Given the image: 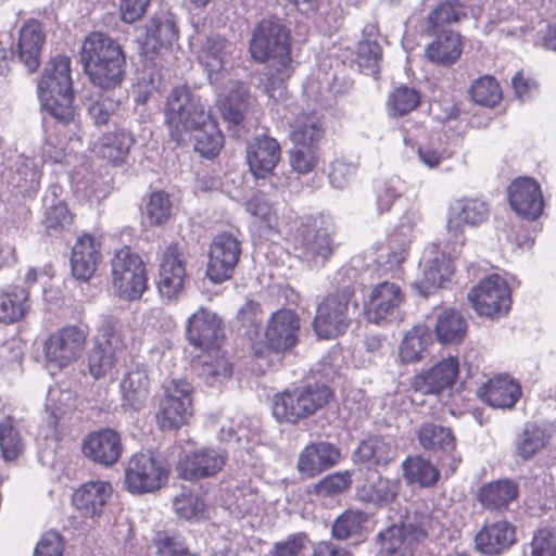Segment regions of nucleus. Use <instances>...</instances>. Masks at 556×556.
I'll return each instance as SVG.
<instances>
[{"mask_svg":"<svg viewBox=\"0 0 556 556\" xmlns=\"http://www.w3.org/2000/svg\"><path fill=\"white\" fill-rule=\"evenodd\" d=\"M428 535L424 526L392 525L379 533V556H417L416 547Z\"/></svg>","mask_w":556,"mask_h":556,"instance_id":"nucleus-14","label":"nucleus"},{"mask_svg":"<svg viewBox=\"0 0 556 556\" xmlns=\"http://www.w3.org/2000/svg\"><path fill=\"white\" fill-rule=\"evenodd\" d=\"M280 160V146L276 139L262 136L249 142L247 161L255 178H265Z\"/></svg>","mask_w":556,"mask_h":556,"instance_id":"nucleus-26","label":"nucleus"},{"mask_svg":"<svg viewBox=\"0 0 556 556\" xmlns=\"http://www.w3.org/2000/svg\"><path fill=\"white\" fill-rule=\"evenodd\" d=\"M339 245L332 218L320 214L315 219V256L327 260Z\"/></svg>","mask_w":556,"mask_h":556,"instance_id":"nucleus-52","label":"nucleus"},{"mask_svg":"<svg viewBox=\"0 0 556 556\" xmlns=\"http://www.w3.org/2000/svg\"><path fill=\"white\" fill-rule=\"evenodd\" d=\"M430 35H434V39L425 49L427 60L442 66L454 64L463 52L460 35L452 29H442Z\"/></svg>","mask_w":556,"mask_h":556,"instance_id":"nucleus-32","label":"nucleus"},{"mask_svg":"<svg viewBox=\"0 0 556 556\" xmlns=\"http://www.w3.org/2000/svg\"><path fill=\"white\" fill-rule=\"evenodd\" d=\"M382 51L375 38H365L358 42L356 63L364 74L377 75Z\"/></svg>","mask_w":556,"mask_h":556,"instance_id":"nucleus-54","label":"nucleus"},{"mask_svg":"<svg viewBox=\"0 0 556 556\" xmlns=\"http://www.w3.org/2000/svg\"><path fill=\"white\" fill-rule=\"evenodd\" d=\"M124 60L122 47L103 33L93 31L83 42L81 62L85 70Z\"/></svg>","mask_w":556,"mask_h":556,"instance_id":"nucleus-24","label":"nucleus"},{"mask_svg":"<svg viewBox=\"0 0 556 556\" xmlns=\"http://www.w3.org/2000/svg\"><path fill=\"white\" fill-rule=\"evenodd\" d=\"M519 493L518 484L510 479H500L483 484L478 492V502L490 511L507 509Z\"/></svg>","mask_w":556,"mask_h":556,"instance_id":"nucleus-34","label":"nucleus"},{"mask_svg":"<svg viewBox=\"0 0 556 556\" xmlns=\"http://www.w3.org/2000/svg\"><path fill=\"white\" fill-rule=\"evenodd\" d=\"M554 434L551 424H527L516 440V452L523 459L533 457L547 446Z\"/></svg>","mask_w":556,"mask_h":556,"instance_id":"nucleus-39","label":"nucleus"},{"mask_svg":"<svg viewBox=\"0 0 556 556\" xmlns=\"http://www.w3.org/2000/svg\"><path fill=\"white\" fill-rule=\"evenodd\" d=\"M417 439L422 448L433 453L450 454L455 448V437L450 428L434 422H424Z\"/></svg>","mask_w":556,"mask_h":556,"instance_id":"nucleus-42","label":"nucleus"},{"mask_svg":"<svg viewBox=\"0 0 556 556\" xmlns=\"http://www.w3.org/2000/svg\"><path fill=\"white\" fill-rule=\"evenodd\" d=\"M531 556H556V527L535 531L530 543Z\"/></svg>","mask_w":556,"mask_h":556,"instance_id":"nucleus-64","label":"nucleus"},{"mask_svg":"<svg viewBox=\"0 0 556 556\" xmlns=\"http://www.w3.org/2000/svg\"><path fill=\"white\" fill-rule=\"evenodd\" d=\"M125 68L126 60L86 68L85 72L96 87L104 91H112L122 85L126 74Z\"/></svg>","mask_w":556,"mask_h":556,"instance_id":"nucleus-48","label":"nucleus"},{"mask_svg":"<svg viewBox=\"0 0 556 556\" xmlns=\"http://www.w3.org/2000/svg\"><path fill=\"white\" fill-rule=\"evenodd\" d=\"M404 478L410 484L431 486L439 479V470L429 460L420 457H408L402 465Z\"/></svg>","mask_w":556,"mask_h":556,"instance_id":"nucleus-47","label":"nucleus"},{"mask_svg":"<svg viewBox=\"0 0 556 556\" xmlns=\"http://www.w3.org/2000/svg\"><path fill=\"white\" fill-rule=\"evenodd\" d=\"M222 320L213 312L200 307L187 323V339L194 348L204 350L218 345L222 333Z\"/></svg>","mask_w":556,"mask_h":556,"instance_id":"nucleus-21","label":"nucleus"},{"mask_svg":"<svg viewBox=\"0 0 556 556\" xmlns=\"http://www.w3.org/2000/svg\"><path fill=\"white\" fill-rule=\"evenodd\" d=\"M456 245L454 243L452 251H448V256H446L447 247L440 250L439 244L433 243L425 249L420 262L422 279L413 283V287L422 295H428L432 289L441 288L451 280L455 269L451 256L457 253Z\"/></svg>","mask_w":556,"mask_h":556,"instance_id":"nucleus-10","label":"nucleus"},{"mask_svg":"<svg viewBox=\"0 0 556 556\" xmlns=\"http://www.w3.org/2000/svg\"><path fill=\"white\" fill-rule=\"evenodd\" d=\"M43 203L46 208L43 225L49 235L58 233L71 226L73 216L65 202L56 199V188H53L51 195L45 197Z\"/></svg>","mask_w":556,"mask_h":556,"instance_id":"nucleus-44","label":"nucleus"},{"mask_svg":"<svg viewBox=\"0 0 556 556\" xmlns=\"http://www.w3.org/2000/svg\"><path fill=\"white\" fill-rule=\"evenodd\" d=\"M434 333L442 344H458L467 333V321L453 308H443L437 314Z\"/></svg>","mask_w":556,"mask_h":556,"instance_id":"nucleus-41","label":"nucleus"},{"mask_svg":"<svg viewBox=\"0 0 556 556\" xmlns=\"http://www.w3.org/2000/svg\"><path fill=\"white\" fill-rule=\"evenodd\" d=\"M419 102L420 94L416 89L401 86L389 96L387 106L390 115L403 116L415 110Z\"/></svg>","mask_w":556,"mask_h":556,"instance_id":"nucleus-56","label":"nucleus"},{"mask_svg":"<svg viewBox=\"0 0 556 556\" xmlns=\"http://www.w3.org/2000/svg\"><path fill=\"white\" fill-rule=\"evenodd\" d=\"M122 406L139 412L149 395V379L144 370L136 368L126 374L121 382Z\"/></svg>","mask_w":556,"mask_h":556,"instance_id":"nucleus-38","label":"nucleus"},{"mask_svg":"<svg viewBox=\"0 0 556 556\" xmlns=\"http://www.w3.org/2000/svg\"><path fill=\"white\" fill-rule=\"evenodd\" d=\"M462 14V5L458 1H443L428 15L425 29L427 34L441 31L442 26L457 22Z\"/></svg>","mask_w":556,"mask_h":556,"instance_id":"nucleus-55","label":"nucleus"},{"mask_svg":"<svg viewBox=\"0 0 556 556\" xmlns=\"http://www.w3.org/2000/svg\"><path fill=\"white\" fill-rule=\"evenodd\" d=\"M232 49V43L219 35H211L201 42L197 53L198 61L206 71L211 83H216L223 77Z\"/></svg>","mask_w":556,"mask_h":556,"instance_id":"nucleus-25","label":"nucleus"},{"mask_svg":"<svg viewBox=\"0 0 556 556\" xmlns=\"http://www.w3.org/2000/svg\"><path fill=\"white\" fill-rule=\"evenodd\" d=\"M152 546L156 556H199L190 551L185 538L174 530L156 531Z\"/></svg>","mask_w":556,"mask_h":556,"instance_id":"nucleus-50","label":"nucleus"},{"mask_svg":"<svg viewBox=\"0 0 556 556\" xmlns=\"http://www.w3.org/2000/svg\"><path fill=\"white\" fill-rule=\"evenodd\" d=\"M134 141V137L129 131L121 129L102 137L98 147V153L109 162L117 164L123 161Z\"/></svg>","mask_w":556,"mask_h":556,"instance_id":"nucleus-51","label":"nucleus"},{"mask_svg":"<svg viewBox=\"0 0 556 556\" xmlns=\"http://www.w3.org/2000/svg\"><path fill=\"white\" fill-rule=\"evenodd\" d=\"M299 333L300 318L296 313L291 309H279L267 323L265 343L270 351L285 354L296 345Z\"/></svg>","mask_w":556,"mask_h":556,"instance_id":"nucleus-17","label":"nucleus"},{"mask_svg":"<svg viewBox=\"0 0 556 556\" xmlns=\"http://www.w3.org/2000/svg\"><path fill=\"white\" fill-rule=\"evenodd\" d=\"M42 108L55 119L67 124L74 119L73 91L38 93Z\"/></svg>","mask_w":556,"mask_h":556,"instance_id":"nucleus-49","label":"nucleus"},{"mask_svg":"<svg viewBox=\"0 0 556 556\" xmlns=\"http://www.w3.org/2000/svg\"><path fill=\"white\" fill-rule=\"evenodd\" d=\"M233 496L235 509L241 516H258L264 509V498L250 485L238 488Z\"/></svg>","mask_w":556,"mask_h":556,"instance_id":"nucleus-58","label":"nucleus"},{"mask_svg":"<svg viewBox=\"0 0 556 556\" xmlns=\"http://www.w3.org/2000/svg\"><path fill=\"white\" fill-rule=\"evenodd\" d=\"M290 139L294 147L290 151V161L294 170L301 174L313 168V116H298L291 125Z\"/></svg>","mask_w":556,"mask_h":556,"instance_id":"nucleus-20","label":"nucleus"},{"mask_svg":"<svg viewBox=\"0 0 556 556\" xmlns=\"http://www.w3.org/2000/svg\"><path fill=\"white\" fill-rule=\"evenodd\" d=\"M207 106L188 86H178L167 97L165 122L170 137L178 143L193 131L195 151L211 159L223 148L224 136Z\"/></svg>","mask_w":556,"mask_h":556,"instance_id":"nucleus-1","label":"nucleus"},{"mask_svg":"<svg viewBox=\"0 0 556 556\" xmlns=\"http://www.w3.org/2000/svg\"><path fill=\"white\" fill-rule=\"evenodd\" d=\"M405 301L402 288L390 281L377 283L365 302V314L374 324L389 323L395 319L399 308Z\"/></svg>","mask_w":556,"mask_h":556,"instance_id":"nucleus-13","label":"nucleus"},{"mask_svg":"<svg viewBox=\"0 0 556 556\" xmlns=\"http://www.w3.org/2000/svg\"><path fill=\"white\" fill-rule=\"evenodd\" d=\"M350 304L357 308V302L354 301V289L350 286L324 299L316 309L315 333L324 339L336 338L343 333L349 326Z\"/></svg>","mask_w":556,"mask_h":556,"instance_id":"nucleus-6","label":"nucleus"},{"mask_svg":"<svg viewBox=\"0 0 556 556\" xmlns=\"http://www.w3.org/2000/svg\"><path fill=\"white\" fill-rule=\"evenodd\" d=\"M186 261L182 249L178 244H169L163 252L160 264L157 288L162 296L174 300L184 289Z\"/></svg>","mask_w":556,"mask_h":556,"instance_id":"nucleus-18","label":"nucleus"},{"mask_svg":"<svg viewBox=\"0 0 556 556\" xmlns=\"http://www.w3.org/2000/svg\"><path fill=\"white\" fill-rule=\"evenodd\" d=\"M241 254L239 240L229 232L217 235L208 252L206 276L215 283H220L232 276Z\"/></svg>","mask_w":556,"mask_h":556,"instance_id":"nucleus-11","label":"nucleus"},{"mask_svg":"<svg viewBox=\"0 0 556 556\" xmlns=\"http://www.w3.org/2000/svg\"><path fill=\"white\" fill-rule=\"evenodd\" d=\"M220 450L204 447L186 454L177 465L179 476L185 480H198L217 475L226 463Z\"/></svg>","mask_w":556,"mask_h":556,"instance_id":"nucleus-19","label":"nucleus"},{"mask_svg":"<svg viewBox=\"0 0 556 556\" xmlns=\"http://www.w3.org/2000/svg\"><path fill=\"white\" fill-rule=\"evenodd\" d=\"M507 194L508 203L518 216L535 220L542 215L545 202L541 187L534 179L516 178L508 186Z\"/></svg>","mask_w":556,"mask_h":556,"instance_id":"nucleus-16","label":"nucleus"},{"mask_svg":"<svg viewBox=\"0 0 556 556\" xmlns=\"http://www.w3.org/2000/svg\"><path fill=\"white\" fill-rule=\"evenodd\" d=\"M510 293L506 280L498 274H493L469 291L468 300L480 316L498 318L510 308Z\"/></svg>","mask_w":556,"mask_h":556,"instance_id":"nucleus-9","label":"nucleus"},{"mask_svg":"<svg viewBox=\"0 0 556 556\" xmlns=\"http://www.w3.org/2000/svg\"><path fill=\"white\" fill-rule=\"evenodd\" d=\"M397 490L399 483L395 480L378 477L361 486L357 496L363 502L387 505L395 498Z\"/></svg>","mask_w":556,"mask_h":556,"instance_id":"nucleus-45","label":"nucleus"},{"mask_svg":"<svg viewBox=\"0 0 556 556\" xmlns=\"http://www.w3.org/2000/svg\"><path fill=\"white\" fill-rule=\"evenodd\" d=\"M470 96L480 105L494 106L502 98V90L493 77L485 75L472 83Z\"/></svg>","mask_w":556,"mask_h":556,"instance_id":"nucleus-57","label":"nucleus"},{"mask_svg":"<svg viewBox=\"0 0 556 556\" xmlns=\"http://www.w3.org/2000/svg\"><path fill=\"white\" fill-rule=\"evenodd\" d=\"M250 52L254 60H273L277 70L282 71L290 64L289 35L285 27L271 21H262L253 31Z\"/></svg>","mask_w":556,"mask_h":556,"instance_id":"nucleus-4","label":"nucleus"},{"mask_svg":"<svg viewBox=\"0 0 556 556\" xmlns=\"http://www.w3.org/2000/svg\"><path fill=\"white\" fill-rule=\"evenodd\" d=\"M366 515L359 510H346L332 525V533L339 540H345L359 533Z\"/></svg>","mask_w":556,"mask_h":556,"instance_id":"nucleus-63","label":"nucleus"},{"mask_svg":"<svg viewBox=\"0 0 556 556\" xmlns=\"http://www.w3.org/2000/svg\"><path fill=\"white\" fill-rule=\"evenodd\" d=\"M459 364L456 357H447L427 371L415 376L413 388L422 394H435L451 387L458 374Z\"/></svg>","mask_w":556,"mask_h":556,"instance_id":"nucleus-27","label":"nucleus"},{"mask_svg":"<svg viewBox=\"0 0 556 556\" xmlns=\"http://www.w3.org/2000/svg\"><path fill=\"white\" fill-rule=\"evenodd\" d=\"M88 331L79 326H65L51 333L43 343L48 366L62 369L76 362L85 350Z\"/></svg>","mask_w":556,"mask_h":556,"instance_id":"nucleus-8","label":"nucleus"},{"mask_svg":"<svg viewBox=\"0 0 556 556\" xmlns=\"http://www.w3.org/2000/svg\"><path fill=\"white\" fill-rule=\"evenodd\" d=\"M42 159L40 157H23L17 167V187L24 192L36 191L39 187L41 177Z\"/></svg>","mask_w":556,"mask_h":556,"instance_id":"nucleus-59","label":"nucleus"},{"mask_svg":"<svg viewBox=\"0 0 556 556\" xmlns=\"http://www.w3.org/2000/svg\"><path fill=\"white\" fill-rule=\"evenodd\" d=\"M403 193V182L400 178H389L376 186V205L379 214L391 210L393 203Z\"/></svg>","mask_w":556,"mask_h":556,"instance_id":"nucleus-62","label":"nucleus"},{"mask_svg":"<svg viewBox=\"0 0 556 556\" xmlns=\"http://www.w3.org/2000/svg\"><path fill=\"white\" fill-rule=\"evenodd\" d=\"M420 220V214L415 211H407L401 223L390 233L388 239V258L390 269H399L400 265L406 260L410 247L414 231Z\"/></svg>","mask_w":556,"mask_h":556,"instance_id":"nucleus-28","label":"nucleus"},{"mask_svg":"<svg viewBox=\"0 0 556 556\" xmlns=\"http://www.w3.org/2000/svg\"><path fill=\"white\" fill-rule=\"evenodd\" d=\"M73 91L71 79V60L58 55L51 60L38 84V93Z\"/></svg>","mask_w":556,"mask_h":556,"instance_id":"nucleus-40","label":"nucleus"},{"mask_svg":"<svg viewBox=\"0 0 556 556\" xmlns=\"http://www.w3.org/2000/svg\"><path fill=\"white\" fill-rule=\"evenodd\" d=\"M489 204L479 198H460L448 208L447 230L459 247L464 243L463 227H476L489 218Z\"/></svg>","mask_w":556,"mask_h":556,"instance_id":"nucleus-15","label":"nucleus"},{"mask_svg":"<svg viewBox=\"0 0 556 556\" xmlns=\"http://www.w3.org/2000/svg\"><path fill=\"white\" fill-rule=\"evenodd\" d=\"M178 38L175 17L169 12L155 14L149 21L141 48L146 54L156 53L162 48L170 47Z\"/></svg>","mask_w":556,"mask_h":556,"instance_id":"nucleus-29","label":"nucleus"},{"mask_svg":"<svg viewBox=\"0 0 556 556\" xmlns=\"http://www.w3.org/2000/svg\"><path fill=\"white\" fill-rule=\"evenodd\" d=\"M111 495L112 486L109 482L89 481L75 491L73 505L84 517L99 516Z\"/></svg>","mask_w":556,"mask_h":556,"instance_id":"nucleus-31","label":"nucleus"},{"mask_svg":"<svg viewBox=\"0 0 556 556\" xmlns=\"http://www.w3.org/2000/svg\"><path fill=\"white\" fill-rule=\"evenodd\" d=\"M45 42L41 25L36 21L24 24L20 31L18 55L29 73H34L40 65V53Z\"/></svg>","mask_w":556,"mask_h":556,"instance_id":"nucleus-36","label":"nucleus"},{"mask_svg":"<svg viewBox=\"0 0 556 556\" xmlns=\"http://www.w3.org/2000/svg\"><path fill=\"white\" fill-rule=\"evenodd\" d=\"M24 441L11 416L0 421V450L5 462L15 460L24 451Z\"/></svg>","mask_w":556,"mask_h":556,"instance_id":"nucleus-53","label":"nucleus"},{"mask_svg":"<svg viewBox=\"0 0 556 556\" xmlns=\"http://www.w3.org/2000/svg\"><path fill=\"white\" fill-rule=\"evenodd\" d=\"M112 282L118 295L138 300L147 289V271L141 257L128 247L118 250L111 262Z\"/></svg>","mask_w":556,"mask_h":556,"instance_id":"nucleus-5","label":"nucleus"},{"mask_svg":"<svg viewBox=\"0 0 556 556\" xmlns=\"http://www.w3.org/2000/svg\"><path fill=\"white\" fill-rule=\"evenodd\" d=\"M477 396L493 408L507 409L515 406L521 396L517 380L508 375H496L477 389Z\"/></svg>","mask_w":556,"mask_h":556,"instance_id":"nucleus-22","label":"nucleus"},{"mask_svg":"<svg viewBox=\"0 0 556 556\" xmlns=\"http://www.w3.org/2000/svg\"><path fill=\"white\" fill-rule=\"evenodd\" d=\"M124 348L119 323L112 317L104 318L88 353L90 375L94 379H100L111 374Z\"/></svg>","mask_w":556,"mask_h":556,"instance_id":"nucleus-2","label":"nucleus"},{"mask_svg":"<svg viewBox=\"0 0 556 556\" xmlns=\"http://www.w3.org/2000/svg\"><path fill=\"white\" fill-rule=\"evenodd\" d=\"M396 456V446L392 439L371 437L364 440L354 452V460L368 468L387 465Z\"/></svg>","mask_w":556,"mask_h":556,"instance_id":"nucleus-37","label":"nucleus"},{"mask_svg":"<svg viewBox=\"0 0 556 556\" xmlns=\"http://www.w3.org/2000/svg\"><path fill=\"white\" fill-rule=\"evenodd\" d=\"M146 214L152 226L165 224L172 214V202L164 191L152 192L146 206Z\"/></svg>","mask_w":556,"mask_h":556,"instance_id":"nucleus-60","label":"nucleus"},{"mask_svg":"<svg viewBox=\"0 0 556 556\" xmlns=\"http://www.w3.org/2000/svg\"><path fill=\"white\" fill-rule=\"evenodd\" d=\"M29 307V292L26 288L14 287L1 292L0 323L12 324L21 320Z\"/></svg>","mask_w":556,"mask_h":556,"instance_id":"nucleus-43","label":"nucleus"},{"mask_svg":"<svg viewBox=\"0 0 556 556\" xmlns=\"http://www.w3.org/2000/svg\"><path fill=\"white\" fill-rule=\"evenodd\" d=\"M169 473L166 463L151 453L130 457L125 469V485L132 494L150 493L162 488Z\"/></svg>","mask_w":556,"mask_h":556,"instance_id":"nucleus-7","label":"nucleus"},{"mask_svg":"<svg viewBox=\"0 0 556 556\" xmlns=\"http://www.w3.org/2000/svg\"><path fill=\"white\" fill-rule=\"evenodd\" d=\"M119 108V100L112 94H100L88 105V115L94 125H106L116 114Z\"/></svg>","mask_w":556,"mask_h":556,"instance_id":"nucleus-61","label":"nucleus"},{"mask_svg":"<svg viewBox=\"0 0 556 556\" xmlns=\"http://www.w3.org/2000/svg\"><path fill=\"white\" fill-rule=\"evenodd\" d=\"M193 388L182 379H173L164 386V395L160 401L156 422L161 430L178 429L188 422L193 413Z\"/></svg>","mask_w":556,"mask_h":556,"instance_id":"nucleus-3","label":"nucleus"},{"mask_svg":"<svg viewBox=\"0 0 556 556\" xmlns=\"http://www.w3.org/2000/svg\"><path fill=\"white\" fill-rule=\"evenodd\" d=\"M100 257V242L90 235L80 236L72 250L73 276L77 280L88 281L93 276Z\"/></svg>","mask_w":556,"mask_h":556,"instance_id":"nucleus-30","label":"nucleus"},{"mask_svg":"<svg viewBox=\"0 0 556 556\" xmlns=\"http://www.w3.org/2000/svg\"><path fill=\"white\" fill-rule=\"evenodd\" d=\"M313 414V389L309 384L291 387L273 399V416L279 422L298 424Z\"/></svg>","mask_w":556,"mask_h":556,"instance_id":"nucleus-12","label":"nucleus"},{"mask_svg":"<svg viewBox=\"0 0 556 556\" xmlns=\"http://www.w3.org/2000/svg\"><path fill=\"white\" fill-rule=\"evenodd\" d=\"M515 541V528L505 520L485 525L475 536L477 548L486 555L500 554Z\"/></svg>","mask_w":556,"mask_h":556,"instance_id":"nucleus-33","label":"nucleus"},{"mask_svg":"<svg viewBox=\"0 0 556 556\" xmlns=\"http://www.w3.org/2000/svg\"><path fill=\"white\" fill-rule=\"evenodd\" d=\"M122 452L121 435L109 428L89 433L83 442L84 455L90 460L104 466L117 463Z\"/></svg>","mask_w":556,"mask_h":556,"instance_id":"nucleus-23","label":"nucleus"},{"mask_svg":"<svg viewBox=\"0 0 556 556\" xmlns=\"http://www.w3.org/2000/svg\"><path fill=\"white\" fill-rule=\"evenodd\" d=\"M431 343V334L425 325H418L412 328L404 337L400 357L404 363H414L422 357L428 345Z\"/></svg>","mask_w":556,"mask_h":556,"instance_id":"nucleus-46","label":"nucleus"},{"mask_svg":"<svg viewBox=\"0 0 556 556\" xmlns=\"http://www.w3.org/2000/svg\"><path fill=\"white\" fill-rule=\"evenodd\" d=\"M197 368L198 376L206 386L215 387L229 379L232 366L220 351L219 345L204 349Z\"/></svg>","mask_w":556,"mask_h":556,"instance_id":"nucleus-35","label":"nucleus"}]
</instances>
